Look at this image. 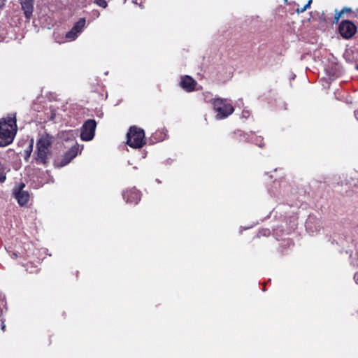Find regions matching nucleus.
Masks as SVG:
<instances>
[{
    "instance_id": "nucleus-1",
    "label": "nucleus",
    "mask_w": 358,
    "mask_h": 358,
    "mask_svg": "<svg viewBox=\"0 0 358 358\" xmlns=\"http://www.w3.org/2000/svg\"><path fill=\"white\" fill-rule=\"evenodd\" d=\"M54 138L48 134H42L36 142V150L34 154V160L37 164L46 165L52 156L51 147Z\"/></svg>"
},
{
    "instance_id": "nucleus-2",
    "label": "nucleus",
    "mask_w": 358,
    "mask_h": 358,
    "mask_svg": "<svg viewBox=\"0 0 358 358\" xmlns=\"http://www.w3.org/2000/svg\"><path fill=\"white\" fill-rule=\"evenodd\" d=\"M203 97L206 103L213 106V110L216 113L215 117L217 120L227 118L234 111L233 106L226 99L213 98V95L210 92L203 93Z\"/></svg>"
},
{
    "instance_id": "nucleus-3",
    "label": "nucleus",
    "mask_w": 358,
    "mask_h": 358,
    "mask_svg": "<svg viewBox=\"0 0 358 358\" xmlns=\"http://www.w3.org/2000/svg\"><path fill=\"white\" fill-rule=\"evenodd\" d=\"M17 132L15 115H11L0 120V146L11 143Z\"/></svg>"
},
{
    "instance_id": "nucleus-4",
    "label": "nucleus",
    "mask_w": 358,
    "mask_h": 358,
    "mask_svg": "<svg viewBox=\"0 0 358 358\" xmlns=\"http://www.w3.org/2000/svg\"><path fill=\"white\" fill-rule=\"evenodd\" d=\"M127 143L133 148H140L145 143L144 131L136 127H131L127 133Z\"/></svg>"
},
{
    "instance_id": "nucleus-5",
    "label": "nucleus",
    "mask_w": 358,
    "mask_h": 358,
    "mask_svg": "<svg viewBox=\"0 0 358 358\" xmlns=\"http://www.w3.org/2000/svg\"><path fill=\"white\" fill-rule=\"evenodd\" d=\"M357 30V26L350 20H343L338 26L339 33L345 39L352 38Z\"/></svg>"
},
{
    "instance_id": "nucleus-6",
    "label": "nucleus",
    "mask_w": 358,
    "mask_h": 358,
    "mask_svg": "<svg viewBox=\"0 0 358 358\" xmlns=\"http://www.w3.org/2000/svg\"><path fill=\"white\" fill-rule=\"evenodd\" d=\"M96 123L94 120H87L82 127L80 138L83 141H91L94 136Z\"/></svg>"
},
{
    "instance_id": "nucleus-7",
    "label": "nucleus",
    "mask_w": 358,
    "mask_h": 358,
    "mask_svg": "<svg viewBox=\"0 0 358 358\" xmlns=\"http://www.w3.org/2000/svg\"><path fill=\"white\" fill-rule=\"evenodd\" d=\"M25 185L24 183H20L17 186L13 188V194L14 197L17 201L20 206H25L29 200V194L27 191L24 190Z\"/></svg>"
},
{
    "instance_id": "nucleus-8",
    "label": "nucleus",
    "mask_w": 358,
    "mask_h": 358,
    "mask_svg": "<svg viewBox=\"0 0 358 358\" xmlns=\"http://www.w3.org/2000/svg\"><path fill=\"white\" fill-rule=\"evenodd\" d=\"M123 197L127 203L136 204L141 199V194L135 188L123 193Z\"/></svg>"
},
{
    "instance_id": "nucleus-9",
    "label": "nucleus",
    "mask_w": 358,
    "mask_h": 358,
    "mask_svg": "<svg viewBox=\"0 0 358 358\" xmlns=\"http://www.w3.org/2000/svg\"><path fill=\"white\" fill-rule=\"evenodd\" d=\"M196 82L192 77L185 76L181 78L180 86L187 92H192L194 90Z\"/></svg>"
},
{
    "instance_id": "nucleus-10",
    "label": "nucleus",
    "mask_w": 358,
    "mask_h": 358,
    "mask_svg": "<svg viewBox=\"0 0 358 358\" xmlns=\"http://www.w3.org/2000/svg\"><path fill=\"white\" fill-rule=\"evenodd\" d=\"M78 145H73L71 149L65 154L63 159L61 162V166H64L68 164L73 158H75L78 153Z\"/></svg>"
},
{
    "instance_id": "nucleus-11",
    "label": "nucleus",
    "mask_w": 358,
    "mask_h": 358,
    "mask_svg": "<svg viewBox=\"0 0 358 358\" xmlns=\"http://www.w3.org/2000/svg\"><path fill=\"white\" fill-rule=\"evenodd\" d=\"M27 19L29 20L34 10V0H20Z\"/></svg>"
},
{
    "instance_id": "nucleus-12",
    "label": "nucleus",
    "mask_w": 358,
    "mask_h": 358,
    "mask_svg": "<svg viewBox=\"0 0 358 358\" xmlns=\"http://www.w3.org/2000/svg\"><path fill=\"white\" fill-rule=\"evenodd\" d=\"M9 169L0 162V182H3L6 179V173Z\"/></svg>"
},
{
    "instance_id": "nucleus-13",
    "label": "nucleus",
    "mask_w": 358,
    "mask_h": 358,
    "mask_svg": "<svg viewBox=\"0 0 358 358\" xmlns=\"http://www.w3.org/2000/svg\"><path fill=\"white\" fill-rule=\"evenodd\" d=\"M85 24V18H80L72 27L79 34L82 31L83 27Z\"/></svg>"
},
{
    "instance_id": "nucleus-14",
    "label": "nucleus",
    "mask_w": 358,
    "mask_h": 358,
    "mask_svg": "<svg viewBox=\"0 0 358 358\" xmlns=\"http://www.w3.org/2000/svg\"><path fill=\"white\" fill-rule=\"evenodd\" d=\"M59 136L62 139L67 141L74 138V132L71 130L69 131H62L59 134Z\"/></svg>"
},
{
    "instance_id": "nucleus-15",
    "label": "nucleus",
    "mask_w": 358,
    "mask_h": 358,
    "mask_svg": "<svg viewBox=\"0 0 358 358\" xmlns=\"http://www.w3.org/2000/svg\"><path fill=\"white\" fill-rule=\"evenodd\" d=\"M252 136L251 139L252 143L260 148L263 147V138L261 136H254L253 134H252Z\"/></svg>"
},
{
    "instance_id": "nucleus-16",
    "label": "nucleus",
    "mask_w": 358,
    "mask_h": 358,
    "mask_svg": "<svg viewBox=\"0 0 358 358\" xmlns=\"http://www.w3.org/2000/svg\"><path fill=\"white\" fill-rule=\"evenodd\" d=\"M78 33L76 31V30H74L73 28L69 31H68L66 34V38L69 40V41H73L75 40L77 36H78Z\"/></svg>"
},
{
    "instance_id": "nucleus-17",
    "label": "nucleus",
    "mask_w": 358,
    "mask_h": 358,
    "mask_svg": "<svg viewBox=\"0 0 358 358\" xmlns=\"http://www.w3.org/2000/svg\"><path fill=\"white\" fill-rule=\"evenodd\" d=\"M33 144H34V140L31 139L30 141V143L29 145L28 148L24 151L25 152V159L27 160L31 154L32 149H33Z\"/></svg>"
},
{
    "instance_id": "nucleus-18",
    "label": "nucleus",
    "mask_w": 358,
    "mask_h": 358,
    "mask_svg": "<svg viewBox=\"0 0 358 358\" xmlns=\"http://www.w3.org/2000/svg\"><path fill=\"white\" fill-rule=\"evenodd\" d=\"M345 9L336 12L334 16V22H338L342 15L345 13Z\"/></svg>"
},
{
    "instance_id": "nucleus-19",
    "label": "nucleus",
    "mask_w": 358,
    "mask_h": 358,
    "mask_svg": "<svg viewBox=\"0 0 358 358\" xmlns=\"http://www.w3.org/2000/svg\"><path fill=\"white\" fill-rule=\"evenodd\" d=\"M94 3L97 6H99L103 8H106L107 7V6H108V3L106 1V0H94Z\"/></svg>"
},
{
    "instance_id": "nucleus-20",
    "label": "nucleus",
    "mask_w": 358,
    "mask_h": 358,
    "mask_svg": "<svg viewBox=\"0 0 358 358\" xmlns=\"http://www.w3.org/2000/svg\"><path fill=\"white\" fill-rule=\"evenodd\" d=\"M311 2L312 0H309L308 3L304 6H303V8L297 9V13H303L305 10H306V9H308L310 7Z\"/></svg>"
},
{
    "instance_id": "nucleus-21",
    "label": "nucleus",
    "mask_w": 358,
    "mask_h": 358,
    "mask_svg": "<svg viewBox=\"0 0 358 358\" xmlns=\"http://www.w3.org/2000/svg\"><path fill=\"white\" fill-rule=\"evenodd\" d=\"M354 278L356 283L358 284V271L355 274Z\"/></svg>"
},
{
    "instance_id": "nucleus-22",
    "label": "nucleus",
    "mask_w": 358,
    "mask_h": 358,
    "mask_svg": "<svg viewBox=\"0 0 358 358\" xmlns=\"http://www.w3.org/2000/svg\"><path fill=\"white\" fill-rule=\"evenodd\" d=\"M343 9H345V13H349V12H351V8H347V7H345V8H343Z\"/></svg>"
},
{
    "instance_id": "nucleus-23",
    "label": "nucleus",
    "mask_w": 358,
    "mask_h": 358,
    "mask_svg": "<svg viewBox=\"0 0 358 358\" xmlns=\"http://www.w3.org/2000/svg\"><path fill=\"white\" fill-rule=\"evenodd\" d=\"M355 116L356 119L358 120V109L355 111Z\"/></svg>"
},
{
    "instance_id": "nucleus-24",
    "label": "nucleus",
    "mask_w": 358,
    "mask_h": 358,
    "mask_svg": "<svg viewBox=\"0 0 358 358\" xmlns=\"http://www.w3.org/2000/svg\"><path fill=\"white\" fill-rule=\"evenodd\" d=\"M4 329H5V324H4V323L2 322V324H1V329H2V330H4Z\"/></svg>"
},
{
    "instance_id": "nucleus-25",
    "label": "nucleus",
    "mask_w": 358,
    "mask_h": 358,
    "mask_svg": "<svg viewBox=\"0 0 358 358\" xmlns=\"http://www.w3.org/2000/svg\"><path fill=\"white\" fill-rule=\"evenodd\" d=\"M356 69L358 70V65L356 66Z\"/></svg>"
},
{
    "instance_id": "nucleus-26",
    "label": "nucleus",
    "mask_w": 358,
    "mask_h": 358,
    "mask_svg": "<svg viewBox=\"0 0 358 358\" xmlns=\"http://www.w3.org/2000/svg\"><path fill=\"white\" fill-rule=\"evenodd\" d=\"M357 12H358V8H357Z\"/></svg>"
},
{
    "instance_id": "nucleus-27",
    "label": "nucleus",
    "mask_w": 358,
    "mask_h": 358,
    "mask_svg": "<svg viewBox=\"0 0 358 358\" xmlns=\"http://www.w3.org/2000/svg\"><path fill=\"white\" fill-rule=\"evenodd\" d=\"M357 266H358V263H357Z\"/></svg>"
}]
</instances>
